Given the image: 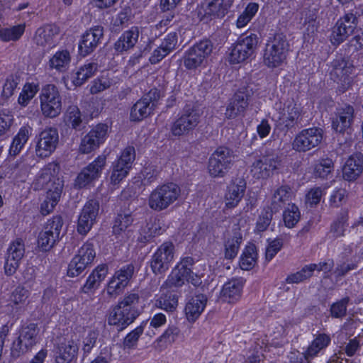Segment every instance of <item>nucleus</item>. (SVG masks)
I'll use <instances>...</instances> for the list:
<instances>
[{"instance_id":"31","label":"nucleus","mask_w":363,"mask_h":363,"mask_svg":"<svg viewBox=\"0 0 363 363\" xmlns=\"http://www.w3.org/2000/svg\"><path fill=\"white\" fill-rule=\"evenodd\" d=\"M246 183L244 179L238 178L233 180L228 186L225 195L226 207L233 208L238 206L244 196Z\"/></svg>"},{"instance_id":"42","label":"nucleus","mask_w":363,"mask_h":363,"mask_svg":"<svg viewBox=\"0 0 363 363\" xmlns=\"http://www.w3.org/2000/svg\"><path fill=\"white\" fill-rule=\"evenodd\" d=\"M98 69V65L94 62H89L79 67L72 78L75 86L82 85L88 79L93 77Z\"/></svg>"},{"instance_id":"40","label":"nucleus","mask_w":363,"mask_h":363,"mask_svg":"<svg viewBox=\"0 0 363 363\" xmlns=\"http://www.w3.org/2000/svg\"><path fill=\"white\" fill-rule=\"evenodd\" d=\"M31 130L30 127L23 126L20 128L11 144L9 148V155L11 156L15 157L21 152L30 138Z\"/></svg>"},{"instance_id":"12","label":"nucleus","mask_w":363,"mask_h":363,"mask_svg":"<svg viewBox=\"0 0 363 363\" xmlns=\"http://www.w3.org/2000/svg\"><path fill=\"white\" fill-rule=\"evenodd\" d=\"M175 247L172 242H163L153 253L150 261V268L156 274L166 272L174 259Z\"/></svg>"},{"instance_id":"17","label":"nucleus","mask_w":363,"mask_h":363,"mask_svg":"<svg viewBox=\"0 0 363 363\" xmlns=\"http://www.w3.org/2000/svg\"><path fill=\"white\" fill-rule=\"evenodd\" d=\"M39 329L37 325L30 323L22 327L19 335L12 344V352L19 355L30 350L38 342Z\"/></svg>"},{"instance_id":"37","label":"nucleus","mask_w":363,"mask_h":363,"mask_svg":"<svg viewBox=\"0 0 363 363\" xmlns=\"http://www.w3.org/2000/svg\"><path fill=\"white\" fill-rule=\"evenodd\" d=\"M71 61L72 56L69 51L60 50L50 57L48 65L50 69H54L59 73H64L69 69Z\"/></svg>"},{"instance_id":"36","label":"nucleus","mask_w":363,"mask_h":363,"mask_svg":"<svg viewBox=\"0 0 363 363\" xmlns=\"http://www.w3.org/2000/svg\"><path fill=\"white\" fill-rule=\"evenodd\" d=\"M363 170V156L355 155L350 157L342 169L343 177L348 181L355 180Z\"/></svg>"},{"instance_id":"48","label":"nucleus","mask_w":363,"mask_h":363,"mask_svg":"<svg viewBox=\"0 0 363 363\" xmlns=\"http://www.w3.org/2000/svg\"><path fill=\"white\" fill-rule=\"evenodd\" d=\"M178 304L177 296L172 293L162 294L155 301V306L166 311H173Z\"/></svg>"},{"instance_id":"2","label":"nucleus","mask_w":363,"mask_h":363,"mask_svg":"<svg viewBox=\"0 0 363 363\" xmlns=\"http://www.w3.org/2000/svg\"><path fill=\"white\" fill-rule=\"evenodd\" d=\"M201 276L200 270L194 259L186 257L182 258L172 269L165 284L169 286L179 287L189 282L194 286H198L201 283Z\"/></svg>"},{"instance_id":"32","label":"nucleus","mask_w":363,"mask_h":363,"mask_svg":"<svg viewBox=\"0 0 363 363\" xmlns=\"http://www.w3.org/2000/svg\"><path fill=\"white\" fill-rule=\"evenodd\" d=\"M139 35L140 30L136 26L124 31L114 43L116 52L123 53L133 49L138 43Z\"/></svg>"},{"instance_id":"50","label":"nucleus","mask_w":363,"mask_h":363,"mask_svg":"<svg viewBox=\"0 0 363 363\" xmlns=\"http://www.w3.org/2000/svg\"><path fill=\"white\" fill-rule=\"evenodd\" d=\"M301 213L298 208L294 204H289L283 213V220L286 227L294 228L299 221Z\"/></svg>"},{"instance_id":"6","label":"nucleus","mask_w":363,"mask_h":363,"mask_svg":"<svg viewBox=\"0 0 363 363\" xmlns=\"http://www.w3.org/2000/svg\"><path fill=\"white\" fill-rule=\"evenodd\" d=\"M331 67V79L338 84L340 93L345 92L351 86L354 67L350 60L342 57L335 59Z\"/></svg>"},{"instance_id":"19","label":"nucleus","mask_w":363,"mask_h":363,"mask_svg":"<svg viewBox=\"0 0 363 363\" xmlns=\"http://www.w3.org/2000/svg\"><path fill=\"white\" fill-rule=\"evenodd\" d=\"M59 142L58 131L55 128H46L36 136L35 155L38 157H49Z\"/></svg>"},{"instance_id":"41","label":"nucleus","mask_w":363,"mask_h":363,"mask_svg":"<svg viewBox=\"0 0 363 363\" xmlns=\"http://www.w3.org/2000/svg\"><path fill=\"white\" fill-rule=\"evenodd\" d=\"M62 191H60V184L57 182L55 190L49 189L45 200L40 206V212L43 215L46 216L50 213L60 201Z\"/></svg>"},{"instance_id":"9","label":"nucleus","mask_w":363,"mask_h":363,"mask_svg":"<svg viewBox=\"0 0 363 363\" xmlns=\"http://www.w3.org/2000/svg\"><path fill=\"white\" fill-rule=\"evenodd\" d=\"M95 257L96 251L94 244L91 242H85L70 261L67 275L71 277L79 276L92 264Z\"/></svg>"},{"instance_id":"14","label":"nucleus","mask_w":363,"mask_h":363,"mask_svg":"<svg viewBox=\"0 0 363 363\" xmlns=\"http://www.w3.org/2000/svg\"><path fill=\"white\" fill-rule=\"evenodd\" d=\"M281 165V157L277 153L267 152L261 158L253 162L251 174L256 179H267Z\"/></svg>"},{"instance_id":"7","label":"nucleus","mask_w":363,"mask_h":363,"mask_svg":"<svg viewBox=\"0 0 363 363\" xmlns=\"http://www.w3.org/2000/svg\"><path fill=\"white\" fill-rule=\"evenodd\" d=\"M42 114L50 118L58 116L62 111V100L57 88L53 84L46 85L40 95Z\"/></svg>"},{"instance_id":"30","label":"nucleus","mask_w":363,"mask_h":363,"mask_svg":"<svg viewBox=\"0 0 363 363\" xmlns=\"http://www.w3.org/2000/svg\"><path fill=\"white\" fill-rule=\"evenodd\" d=\"M243 285L242 279H233L226 282L220 292V300L229 303L238 301L241 297Z\"/></svg>"},{"instance_id":"57","label":"nucleus","mask_w":363,"mask_h":363,"mask_svg":"<svg viewBox=\"0 0 363 363\" xmlns=\"http://www.w3.org/2000/svg\"><path fill=\"white\" fill-rule=\"evenodd\" d=\"M274 212L272 208L263 209L257 220L255 230L257 232H263L267 229L272 219V214Z\"/></svg>"},{"instance_id":"10","label":"nucleus","mask_w":363,"mask_h":363,"mask_svg":"<svg viewBox=\"0 0 363 363\" xmlns=\"http://www.w3.org/2000/svg\"><path fill=\"white\" fill-rule=\"evenodd\" d=\"M213 50V45L208 40H201L188 49L183 57V63L187 69H196L202 66Z\"/></svg>"},{"instance_id":"52","label":"nucleus","mask_w":363,"mask_h":363,"mask_svg":"<svg viewBox=\"0 0 363 363\" xmlns=\"http://www.w3.org/2000/svg\"><path fill=\"white\" fill-rule=\"evenodd\" d=\"M145 325V323H142L125 337L123 342L124 349H133L137 346L139 337L143 334Z\"/></svg>"},{"instance_id":"51","label":"nucleus","mask_w":363,"mask_h":363,"mask_svg":"<svg viewBox=\"0 0 363 363\" xmlns=\"http://www.w3.org/2000/svg\"><path fill=\"white\" fill-rule=\"evenodd\" d=\"M259 5L257 3H250L244 11L238 16L236 26L238 28H244L257 13Z\"/></svg>"},{"instance_id":"22","label":"nucleus","mask_w":363,"mask_h":363,"mask_svg":"<svg viewBox=\"0 0 363 363\" xmlns=\"http://www.w3.org/2000/svg\"><path fill=\"white\" fill-rule=\"evenodd\" d=\"M323 139L322 130L317 128L304 129L297 134L292 147L298 152H306L318 146Z\"/></svg>"},{"instance_id":"8","label":"nucleus","mask_w":363,"mask_h":363,"mask_svg":"<svg viewBox=\"0 0 363 363\" xmlns=\"http://www.w3.org/2000/svg\"><path fill=\"white\" fill-rule=\"evenodd\" d=\"M258 44L255 34L239 38L230 50L228 61L231 64H239L250 59L254 54Z\"/></svg>"},{"instance_id":"24","label":"nucleus","mask_w":363,"mask_h":363,"mask_svg":"<svg viewBox=\"0 0 363 363\" xmlns=\"http://www.w3.org/2000/svg\"><path fill=\"white\" fill-rule=\"evenodd\" d=\"M106 164V157L103 155L98 156L78 174L75 180V185L79 188H83L99 179Z\"/></svg>"},{"instance_id":"5","label":"nucleus","mask_w":363,"mask_h":363,"mask_svg":"<svg viewBox=\"0 0 363 363\" xmlns=\"http://www.w3.org/2000/svg\"><path fill=\"white\" fill-rule=\"evenodd\" d=\"M234 155L232 150L225 147L217 148L208 160V171L213 178L224 177L234 162Z\"/></svg>"},{"instance_id":"56","label":"nucleus","mask_w":363,"mask_h":363,"mask_svg":"<svg viewBox=\"0 0 363 363\" xmlns=\"http://www.w3.org/2000/svg\"><path fill=\"white\" fill-rule=\"evenodd\" d=\"M18 83L19 79L18 77L13 76H9L7 77L1 90V100L2 103L9 99L13 94Z\"/></svg>"},{"instance_id":"47","label":"nucleus","mask_w":363,"mask_h":363,"mask_svg":"<svg viewBox=\"0 0 363 363\" xmlns=\"http://www.w3.org/2000/svg\"><path fill=\"white\" fill-rule=\"evenodd\" d=\"M242 240V235L239 233L229 238L225 243V257L226 259H233L236 257Z\"/></svg>"},{"instance_id":"28","label":"nucleus","mask_w":363,"mask_h":363,"mask_svg":"<svg viewBox=\"0 0 363 363\" xmlns=\"http://www.w3.org/2000/svg\"><path fill=\"white\" fill-rule=\"evenodd\" d=\"M354 117V109L350 105H344L337 109L333 118L332 127L337 133H343L348 129Z\"/></svg>"},{"instance_id":"29","label":"nucleus","mask_w":363,"mask_h":363,"mask_svg":"<svg viewBox=\"0 0 363 363\" xmlns=\"http://www.w3.org/2000/svg\"><path fill=\"white\" fill-rule=\"evenodd\" d=\"M59 33L57 26L46 25L36 30L34 40L37 45L50 48L57 45Z\"/></svg>"},{"instance_id":"4","label":"nucleus","mask_w":363,"mask_h":363,"mask_svg":"<svg viewBox=\"0 0 363 363\" xmlns=\"http://www.w3.org/2000/svg\"><path fill=\"white\" fill-rule=\"evenodd\" d=\"M180 192L179 186L174 183L159 186L150 194L148 205L156 211L164 210L177 200Z\"/></svg>"},{"instance_id":"34","label":"nucleus","mask_w":363,"mask_h":363,"mask_svg":"<svg viewBox=\"0 0 363 363\" xmlns=\"http://www.w3.org/2000/svg\"><path fill=\"white\" fill-rule=\"evenodd\" d=\"M207 298L203 294L191 297L186 303L184 311L189 322H195L206 308Z\"/></svg>"},{"instance_id":"18","label":"nucleus","mask_w":363,"mask_h":363,"mask_svg":"<svg viewBox=\"0 0 363 363\" xmlns=\"http://www.w3.org/2000/svg\"><path fill=\"white\" fill-rule=\"evenodd\" d=\"M231 4L232 0H204L197 8V16L206 22L223 17Z\"/></svg>"},{"instance_id":"13","label":"nucleus","mask_w":363,"mask_h":363,"mask_svg":"<svg viewBox=\"0 0 363 363\" xmlns=\"http://www.w3.org/2000/svg\"><path fill=\"white\" fill-rule=\"evenodd\" d=\"M200 121L199 111L190 106H186L179 118L172 123L171 133L174 136L180 137L188 135Z\"/></svg>"},{"instance_id":"61","label":"nucleus","mask_w":363,"mask_h":363,"mask_svg":"<svg viewBox=\"0 0 363 363\" xmlns=\"http://www.w3.org/2000/svg\"><path fill=\"white\" fill-rule=\"evenodd\" d=\"M129 171L130 169H128V167H124L122 165L114 162L110 177L111 184L114 186L118 185L123 179L127 177Z\"/></svg>"},{"instance_id":"49","label":"nucleus","mask_w":363,"mask_h":363,"mask_svg":"<svg viewBox=\"0 0 363 363\" xmlns=\"http://www.w3.org/2000/svg\"><path fill=\"white\" fill-rule=\"evenodd\" d=\"M333 162L331 159L323 158L318 161L313 167V174L315 177L326 178L333 170Z\"/></svg>"},{"instance_id":"60","label":"nucleus","mask_w":363,"mask_h":363,"mask_svg":"<svg viewBox=\"0 0 363 363\" xmlns=\"http://www.w3.org/2000/svg\"><path fill=\"white\" fill-rule=\"evenodd\" d=\"M25 254V245L22 240L17 239L14 242H13L7 252V256L13 258L14 259H17L21 261L23 257Z\"/></svg>"},{"instance_id":"43","label":"nucleus","mask_w":363,"mask_h":363,"mask_svg":"<svg viewBox=\"0 0 363 363\" xmlns=\"http://www.w3.org/2000/svg\"><path fill=\"white\" fill-rule=\"evenodd\" d=\"M257 254L255 246L254 245L246 246L240 259V268L243 270L252 269L257 263Z\"/></svg>"},{"instance_id":"15","label":"nucleus","mask_w":363,"mask_h":363,"mask_svg":"<svg viewBox=\"0 0 363 363\" xmlns=\"http://www.w3.org/2000/svg\"><path fill=\"white\" fill-rule=\"evenodd\" d=\"M160 98V91L157 89H151L131 108L130 113V121H140L152 114Z\"/></svg>"},{"instance_id":"63","label":"nucleus","mask_w":363,"mask_h":363,"mask_svg":"<svg viewBox=\"0 0 363 363\" xmlns=\"http://www.w3.org/2000/svg\"><path fill=\"white\" fill-rule=\"evenodd\" d=\"M323 191L320 187L311 189L306 195V205L310 207L318 205L323 196Z\"/></svg>"},{"instance_id":"44","label":"nucleus","mask_w":363,"mask_h":363,"mask_svg":"<svg viewBox=\"0 0 363 363\" xmlns=\"http://www.w3.org/2000/svg\"><path fill=\"white\" fill-rule=\"evenodd\" d=\"M64 122L73 129H79L82 123V113L79 108L75 105L69 106L64 115Z\"/></svg>"},{"instance_id":"64","label":"nucleus","mask_w":363,"mask_h":363,"mask_svg":"<svg viewBox=\"0 0 363 363\" xmlns=\"http://www.w3.org/2000/svg\"><path fill=\"white\" fill-rule=\"evenodd\" d=\"M349 298H344L340 301L333 303L330 308L331 315L335 318H340L345 315Z\"/></svg>"},{"instance_id":"21","label":"nucleus","mask_w":363,"mask_h":363,"mask_svg":"<svg viewBox=\"0 0 363 363\" xmlns=\"http://www.w3.org/2000/svg\"><path fill=\"white\" fill-rule=\"evenodd\" d=\"M274 120L279 125L283 126L286 130L294 128L301 119V107L294 101H288L284 104L283 108L276 115Z\"/></svg>"},{"instance_id":"45","label":"nucleus","mask_w":363,"mask_h":363,"mask_svg":"<svg viewBox=\"0 0 363 363\" xmlns=\"http://www.w3.org/2000/svg\"><path fill=\"white\" fill-rule=\"evenodd\" d=\"M180 333L179 329L175 325H169L164 332L160 335L155 343L158 347H166L175 342Z\"/></svg>"},{"instance_id":"26","label":"nucleus","mask_w":363,"mask_h":363,"mask_svg":"<svg viewBox=\"0 0 363 363\" xmlns=\"http://www.w3.org/2000/svg\"><path fill=\"white\" fill-rule=\"evenodd\" d=\"M251 90L242 89L237 91L231 99L225 110L227 118H235L245 111L249 104Z\"/></svg>"},{"instance_id":"27","label":"nucleus","mask_w":363,"mask_h":363,"mask_svg":"<svg viewBox=\"0 0 363 363\" xmlns=\"http://www.w3.org/2000/svg\"><path fill=\"white\" fill-rule=\"evenodd\" d=\"M104 35V28L96 26L84 33L79 43V51L85 57L91 53L100 43Z\"/></svg>"},{"instance_id":"58","label":"nucleus","mask_w":363,"mask_h":363,"mask_svg":"<svg viewBox=\"0 0 363 363\" xmlns=\"http://www.w3.org/2000/svg\"><path fill=\"white\" fill-rule=\"evenodd\" d=\"M135 158V151L133 146L125 147L121 152L118 159L115 162L124 167L130 169Z\"/></svg>"},{"instance_id":"33","label":"nucleus","mask_w":363,"mask_h":363,"mask_svg":"<svg viewBox=\"0 0 363 363\" xmlns=\"http://www.w3.org/2000/svg\"><path fill=\"white\" fill-rule=\"evenodd\" d=\"M78 345L73 340H67L59 344L55 354L56 363H70L76 359Z\"/></svg>"},{"instance_id":"54","label":"nucleus","mask_w":363,"mask_h":363,"mask_svg":"<svg viewBox=\"0 0 363 363\" xmlns=\"http://www.w3.org/2000/svg\"><path fill=\"white\" fill-rule=\"evenodd\" d=\"M315 269V265H306L301 271L288 276L286 281L289 284H298L311 277Z\"/></svg>"},{"instance_id":"35","label":"nucleus","mask_w":363,"mask_h":363,"mask_svg":"<svg viewBox=\"0 0 363 363\" xmlns=\"http://www.w3.org/2000/svg\"><path fill=\"white\" fill-rule=\"evenodd\" d=\"M330 335L325 333L318 334L303 354L306 362L310 363L330 345Z\"/></svg>"},{"instance_id":"39","label":"nucleus","mask_w":363,"mask_h":363,"mask_svg":"<svg viewBox=\"0 0 363 363\" xmlns=\"http://www.w3.org/2000/svg\"><path fill=\"white\" fill-rule=\"evenodd\" d=\"M293 192L288 185H282L274 190L271 200V208L274 212L279 211L284 205L291 200Z\"/></svg>"},{"instance_id":"3","label":"nucleus","mask_w":363,"mask_h":363,"mask_svg":"<svg viewBox=\"0 0 363 363\" xmlns=\"http://www.w3.org/2000/svg\"><path fill=\"white\" fill-rule=\"evenodd\" d=\"M289 44L285 35L279 33L269 40L264 51L263 61L268 67L281 66L286 61Z\"/></svg>"},{"instance_id":"11","label":"nucleus","mask_w":363,"mask_h":363,"mask_svg":"<svg viewBox=\"0 0 363 363\" xmlns=\"http://www.w3.org/2000/svg\"><path fill=\"white\" fill-rule=\"evenodd\" d=\"M63 225L60 216H54L45 224L38 237V247L42 251H49L59 240L60 231Z\"/></svg>"},{"instance_id":"55","label":"nucleus","mask_w":363,"mask_h":363,"mask_svg":"<svg viewBox=\"0 0 363 363\" xmlns=\"http://www.w3.org/2000/svg\"><path fill=\"white\" fill-rule=\"evenodd\" d=\"M29 294V291L24 286H18L11 294L10 302L16 307H21L26 303Z\"/></svg>"},{"instance_id":"20","label":"nucleus","mask_w":363,"mask_h":363,"mask_svg":"<svg viewBox=\"0 0 363 363\" xmlns=\"http://www.w3.org/2000/svg\"><path fill=\"white\" fill-rule=\"evenodd\" d=\"M59 172L60 166L57 163L51 162L47 164L40 170L33 183L35 189H46L47 191H49V189L55 190L57 182L60 184V191H62L63 182L58 177Z\"/></svg>"},{"instance_id":"38","label":"nucleus","mask_w":363,"mask_h":363,"mask_svg":"<svg viewBox=\"0 0 363 363\" xmlns=\"http://www.w3.org/2000/svg\"><path fill=\"white\" fill-rule=\"evenodd\" d=\"M133 219L130 214H118L113 226V233L122 240H125L132 236V231L129 229Z\"/></svg>"},{"instance_id":"23","label":"nucleus","mask_w":363,"mask_h":363,"mask_svg":"<svg viewBox=\"0 0 363 363\" xmlns=\"http://www.w3.org/2000/svg\"><path fill=\"white\" fill-rule=\"evenodd\" d=\"M108 126L105 124H98L94 127L82 139L79 151L88 154L97 149L106 139Z\"/></svg>"},{"instance_id":"62","label":"nucleus","mask_w":363,"mask_h":363,"mask_svg":"<svg viewBox=\"0 0 363 363\" xmlns=\"http://www.w3.org/2000/svg\"><path fill=\"white\" fill-rule=\"evenodd\" d=\"M162 228L160 221L157 219L150 220L147 223L146 225L143 228L142 233L146 240H150L152 238L160 235Z\"/></svg>"},{"instance_id":"25","label":"nucleus","mask_w":363,"mask_h":363,"mask_svg":"<svg viewBox=\"0 0 363 363\" xmlns=\"http://www.w3.org/2000/svg\"><path fill=\"white\" fill-rule=\"evenodd\" d=\"M99 203L96 200H89L84 206L79 216L77 231L86 235L92 228L99 215Z\"/></svg>"},{"instance_id":"46","label":"nucleus","mask_w":363,"mask_h":363,"mask_svg":"<svg viewBox=\"0 0 363 363\" xmlns=\"http://www.w3.org/2000/svg\"><path fill=\"white\" fill-rule=\"evenodd\" d=\"M25 26L19 24L10 28H0V39L4 42L16 41L23 34Z\"/></svg>"},{"instance_id":"59","label":"nucleus","mask_w":363,"mask_h":363,"mask_svg":"<svg viewBox=\"0 0 363 363\" xmlns=\"http://www.w3.org/2000/svg\"><path fill=\"white\" fill-rule=\"evenodd\" d=\"M127 286L114 275L110 279L106 287L107 294L111 298H116Z\"/></svg>"},{"instance_id":"1","label":"nucleus","mask_w":363,"mask_h":363,"mask_svg":"<svg viewBox=\"0 0 363 363\" xmlns=\"http://www.w3.org/2000/svg\"><path fill=\"white\" fill-rule=\"evenodd\" d=\"M140 296L136 293H128L121 299L111 311L108 322L116 326L118 330H123L133 323L139 315L138 304Z\"/></svg>"},{"instance_id":"16","label":"nucleus","mask_w":363,"mask_h":363,"mask_svg":"<svg viewBox=\"0 0 363 363\" xmlns=\"http://www.w3.org/2000/svg\"><path fill=\"white\" fill-rule=\"evenodd\" d=\"M358 22L356 16L352 13L340 18L332 28L330 40L333 45L337 46L349 36L353 34Z\"/></svg>"},{"instance_id":"53","label":"nucleus","mask_w":363,"mask_h":363,"mask_svg":"<svg viewBox=\"0 0 363 363\" xmlns=\"http://www.w3.org/2000/svg\"><path fill=\"white\" fill-rule=\"evenodd\" d=\"M38 91V86L33 83L26 84L20 93L18 102L25 107Z\"/></svg>"}]
</instances>
